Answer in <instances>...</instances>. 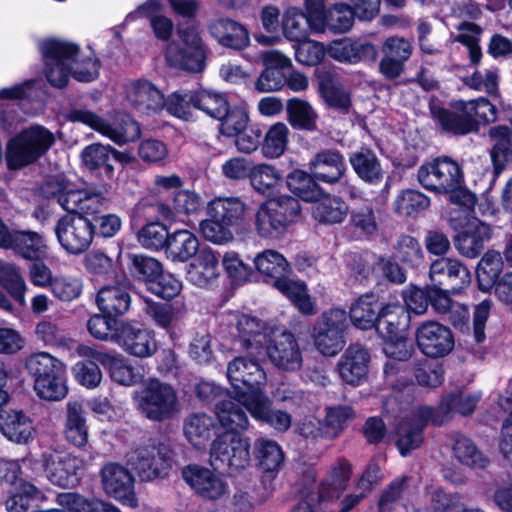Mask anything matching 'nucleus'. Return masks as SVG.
<instances>
[{"instance_id": "obj_50", "label": "nucleus", "mask_w": 512, "mask_h": 512, "mask_svg": "<svg viewBox=\"0 0 512 512\" xmlns=\"http://www.w3.org/2000/svg\"><path fill=\"white\" fill-rule=\"evenodd\" d=\"M199 247L197 237L188 230H177L169 236L167 251L175 261H187L193 257Z\"/></svg>"}, {"instance_id": "obj_10", "label": "nucleus", "mask_w": 512, "mask_h": 512, "mask_svg": "<svg viewBox=\"0 0 512 512\" xmlns=\"http://www.w3.org/2000/svg\"><path fill=\"white\" fill-rule=\"evenodd\" d=\"M178 37V41L170 43L167 47V61L171 65L187 71H202L205 65L206 51L198 29L194 26L179 29Z\"/></svg>"}, {"instance_id": "obj_26", "label": "nucleus", "mask_w": 512, "mask_h": 512, "mask_svg": "<svg viewBox=\"0 0 512 512\" xmlns=\"http://www.w3.org/2000/svg\"><path fill=\"white\" fill-rule=\"evenodd\" d=\"M309 165L312 176L326 183L338 182L346 171L343 155L333 149L317 153Z\"/></svg>"}, {"instance_id": "obj_44", "label": "nucleus", "mask_w": 512, "mask_h": 512, "mask_svg": "<svg viewBox=\"0 0 512 512\" xmlns=\"http://www.w3.org/2000/svg\"><path fill=\"white\" fill-rule=\"evenodd\" d=\"M184 434L186 439L195 447H205L215 430L213 418L204 413L188 416L184 421Z\"/></svg>"}, {"instance_id": "obj_6", "label": "nucleus", "mask_w": 512, "mask_h": 512, "mask_svg": "<svg viewBox=\"0 0 512 512\" xmlns=\"http://www.w3.org/2000/svg\"><path fill=\"white\" fill-rule=\"evenodd\" d=\"M55 143L54 134L41 125H32L15 135L7 144L9 169H20L42 157Z\"/></svg>"}, {"instance_id": "obj_61", "label": "nucleus", "mask_w": 512, "mask_h": 512, "mask_svg": "<svg viewBox=\"0 0 512 512\" xmlns=\"http://www.w3.org/2000/svg\"><path fill=\"white\" fill-rule=\"evenodd\" d=\"M219 121V132L225 137H236L244 132L249 123V114L244 107L226 108L224 115H221Z\"/></svg>"}, {"instance_id": "obj_38", "label": "nucleus", "mask_w": 512, "mask_h": 512, "mask_svg": "<svg viewBox=\"0 0 512 512\" xmlns=\"http://www.w3.org/2000/svg\"><path fill=\"white\" fill-rule=\"evenodd\" d=\"M96 303L102 313L117 317L129 310L131 297L125 286L108 285L98 291Z\"/></svg>"}, {"instance_id": "obj_51", "label": "nucleus", "mask_w": 512, "mask_h": 512, "mask_svg": "<svg viewBox=\"0 0 512 512\" xmlns=\"http://www.w3.org/2000/svg\"><path fill=\"white\" fill-rule=\"evenodd\" d=\"M275 204L265 201L258 208L255 215V229L259 236L274 239L282 235L287 229L278 219L273 207Z\"/></svg>"}, {"instance_id": "obj_13", "label": "nucleus", "mask_w": 512, "mask_h": 512, "mask_svg": "<svg viewBox=\"0 0 512 512\" xmlns=\"http://www.w3.org/2000/svg\"><path fill=\"white\" fill-rule=\"evenodd\" d=\"M348 327L347 314L342 309L324 312L314 327V344L325 356H334L344 347V332Z\"/></svg>"}, {"instance_id": "obj_42", "label": "nucleus", "mask_w": 512, "mask_h": 512, "mask_svg": "<svg viewBox=\"0 0 512 512\" xmlns=\"http://www.w3.org/2000/svg\"><path fill=\"white\" fill-rule=\"evenodd\" d=\"M24 368L33 383L66 371L65 364L47 352L33 353L25 359Z\"/></svg>"}, {"instance_id": "obj_41", "label": "nucleus", "mask_w": 512, "mask_h": 512, "mask_svg": "<svg viewBox=\"0 0 512 512\" xmlns=\"http://www.w3.org/2000/svg\"><path fill=\"white\" fill-rule=\"evenodd\" d=\"M430 303L437 313L446 315L455 327H461L469 318L467 307L454 302L447 292L439 287H430Z\"/></svg>"}, {"instance_id": "obj_25", "label": "nucleus", "mask_w": 512, "mask_h": 512, "mask_svg": "<svg viewBox=\"0 0 512 512\" xmlns=\"http://www.w3.org/2000/svg\"><path fill=\"white\" fill-rule=\"evenodd\" d=\"M65 439L77 448H84L88 443L89 431L83 404L78 400L66 403L63 426Z\"/></svg>"}, {"instance_id": "obj_45", "label": "nucleus", "mask_w": 512, "mask_h": 512, "mask_svg": "<svg viewBox=\"0 0 512 512\" xmlns=\"http://www.w3.org/2000/svg\"><path fill=\"white\" fill-rule=\"evenodd\" d=\"M216 415L220 425L228 434H238L248 428L246 413L233 401L223 400L216 406Z\"/></svg>"}, {"instance_id": "obj_16", "label": "nucleus", "mask_w": 512, "mask_h": 512, "mask_svg": "<svg viewBox=\"0 0 512 512\" xmlns=\"http://www.w3.org/2000/svg\"><path fill=\"white\" fill-rule=\"evenodd\" d=\"M101 485L104 492L130 507L137 506L134 493V478L123 465L108 462L100 470Z\"/></svg>"}, {"instance_id": "obj_63", "label": "nucleus", "mask_w": 512, "mask_h": 512, "mask_svg": "<svg viewBox=\"0 0 512 512\" xmlns=\"http://www.w3.org/2000/svg\"><path fill=\"white\" fill-rule=\"evenodd\" d=\"M287 186L295 195L307 202L314 201L322 192L313 177L301 170L289 174Z\"/></svg>"}, {"instance_id": "obj_46", "label": "nucleus", "mask_w": 512, "mask_h": 512, "mask_svg": "<svg viewBox=\"0 0 512 512\" xmlns=\"http://www.w3.org/2000/svg\"><path fill=\"white\" fill-rule=\"evenodd\" d=\"M254 264L257 271L273 280L288 276L290 265L285 257L275 250H265L254 258Z\"/></svg>"}, {"instance_id": "obj_18", "label": "nucleus", "mask_w": 512, "mask_h": 512, "mask_svg": "<svg viewBox=\"0 0 512 512\" xmlns=\"http://www.w3.org/2000/svg\"><path fill=\"white\" fill-rule=\"evenodd\" d=\"M429 278L437 286H448L453 293L466 289L472 280L468 268L459 260L442 257L431 263Z\"/></svg>"}, {"instance_id": "obj_56", "label": "nucleus", "mask_w": 512, "mask_h": 512, "mask_svg": "<svg viewBox=\"0 0 512 512\" xmlns=\"http://www.w3.org/2000/svg\"><path fill=\"white\" fill-rule=\"evenodd\" d=\"M254 450L258 464L264 471H276L283 463L282 449L274 440L259 438L255 441Z\"/></svg>"}, {"instance_id": "obj_31", "label": "nucleus", "mask_w": 512, "mask_h": 512, "mask_svg": "<svg viewBox=\"0 0 512 512\" xmlns=\"http://www.w3.org/2000/svg\"><path fill=\"white\" fill-rule=\"evenodd\" d=\"M7 249L27 261L45 260L48 256V245L42 235L33 231H14L11 246Z\"/></svg>"}, {"instance_id": "obj_40", "label": "nucleus", "mask_w": 512, "mask_h": 512, "mask_svg": "<svg viewBox=\"0 0 512 512\" xmlns=\"http://www.w3.org/2000/svg\"><path fill=\"white\" fill-rule=\"evenodd\" d=\"M488 135L493 143L491 159L497 173L512 159V129L511 124L497 125L489 129Z\"/></svg>"}, {"instance_id": "obj_53", "label": "nucleus", "mask_w": 512, "mask_h": 512, "mask_svg": "<svg viewBox=\"0 0 512 512\" xmlns=\"http://www.w3.org/2000/svg\"><path fill=\"white\" fill-rule=\"evenodd\" d=\"M273 285L288 297L302 313L307 315L315 313L314 305L303 282L290 280L286 276L276 280Z\"/></svg>"}, {"instance_id": "obj_8", "label": "nucleus", "mask_w": 512, "mask_h": 512, "mask_svg": "<svg viewBox=\"0 0 512 512\" xmlns=\"http://www.w3.org/2000/svg\"><path fill=\"white\" fill-rule=\"evenodd\" d=\"M172 450L157 439H149L127 454L128 464L142 481L165 477L171 468Z\"/></svg>"}, {"instance_id": "obj_43", "label": "nucleus", "mask_w": 512, "mask_h": 512, "mask_svg": "<svg viewBox=\"0 0 512 512\" xmlns=\"http://www.w3.org/2000/svg\"><path fill=\"white\" fill-rule=\"evenodd\" d=\"M252 188L263 196L270 197L280 190L283 185L281 172L273 165H253L249 176Z\"/></svg>"}, {"instance_id": "obj_19", "label": "nucleus", "mask_w": 512, "mask_h": 512, "mask_svg": "<svg viewBox=\"0 0 512 512\" xmlns=\"http://www.w3.org/2000/svg\"><path fill=\"white\" fill-rule=\"evenodd\" d=\"M467 208L463 207L460 213L465 215V223L455 238V247L458 252L468 258L477 257L484 248V242L491 237L490 227L476 217H467Z\"/></svg>"}, {"instance_id": "obj_30", "label": "nucleus", "mask_w": 512, "mask_h": 512, "mask_svg": "<svg viewBox=\"0 0 512 512\" xmlns=\"http://www.w3.org/2000/svg\"><path fill=\"white\" fill-rule=\"evenodd\" d=\"M0 431L16 443L31 441L35 433L30 417L18 410L0 411Z\"/></svg>"}, {"instance_id": "obj_24", "label": "nucleus", "mask_w": 512, "mask_h": 512, "mask_svg": "<svg viewBox=\"0 0 512 512\" xmlns=\"http://www.w3.org/2000/svg\"><path fill=\"white\" fill-rule=\"evenodd\" d=\"M370 355L360 345H350L338 364L341 378L351 385H359L368 374Z\"/></svg>"}, {"instance_id": "obj_37", "label": "nucleus", "mask_w": 512, "mask_h": 512, "mask_svg": "<svg viewBox=\"0 0 512 512\" xmlns=\"http://www.w3.org/2000/svg\"><path fill=\"white\" fill-rule=\"evenodd\" d=\"M55 501L66 512H121L110 502L76 492L59 493Z\"/></svg>"}, {"instance_id": "obj_47", "label": "nucleus", "mask_w": 512, "mask_h": 512, "mask_svg": "<svg viewBox=\"0 0 512 512\" xmlns=\"http://www.w3.org/2000/svg\"><path fill=\"white\" fill-rule=\"evenodd\" d=\"M0 284L20 306L26 305L27 284L18 266L0 259Z\"/></svg>"}, {"instance_id": "obj_35", "label": "nucleus", "mask_w": 512, "mask_h": 512, "mask_svg": "<svg viewBox=\"0 0 512 512\" xmlns=\"http://www.w3.org/2000/svg\"><path fill=\"white\" fill-rule=\"evenodd\" d=\"M408 325L406 309L399 304H390L381 309L375 327L382 338H391L404 335Z\"/></svg>"}, {"instance_id": "obj_57", "label": "nucleus", "mask_w": 512, "mask_h": 512, "mask_svg": "<svg viewBox=\"0 0 512 512\" xmlns=\"http://www.w3.org/2000/svg\"><path fill=\"white\" fill-rule=\"evenodd\" d=\"M289 123L298 129L314 130L317 114L312 106L299 98H292L286 105Z\"/></svg>"}, {"instance_id": "obj_3", "label": "nucleus", "mask_w": 512, "mask_h": 512, "mask_svg": "<svg viewBox=\"0 0 512 512\" xmlns=\"http://www.w3.org/2000/svg\"><path fill=\"white\" fill-rule=\"evenodd\" d=\"M419 183L427 190L450 194L452 201H459L462 207L474 205V196L460 190L463 172L459 164L448 157H439L422 164L418 169Z\"/></svg>"}, {"instance_id": "obj_34", "label": "nucleus", "mask_w": 512, "mask_h": 512, "mask_svg": "<svg viewBox=\"0 0 512 512\" xmlns=\"http://www.w3.org/2000/svg\"><path fill=\"white\" fill-rule=\"evenodd\" d=\"M245 408L253 418L266 422L278 431H286L291 426V416L285 411H272L271 401L265 394H257L247 402Z\"/></svg>"}, {"instance_id": "obj_9", "label": "nucleus", "mask_w": 512, "mask_h": 512, "mask_svg": "<svg viewBox=\"0 0 512 512\" xmlns=\"http://www.w3.org/2000/svg\"><path fill=\"white\" fill-rule=\"evenodd\" d=\"M67 119L89 126L118 145L135 141L141 134L139 124L126 114L120 115L108 123L88 109L73 108L68 112Z\"/></svg>"}, {"instance_id": "obj_60", "label": "nucleus", "mask_w": 512, "mask_h": 512, "mask_svg": "<svg viewBox=\"0 0 512 512\" xmlns=\"http://www.w3.org/2000/svg\"><path fill=\"white\" fill-rule=\"evenodd\" d=\"M457 31L458 34L455 36V41L467 47L470 62L477 64L482 57V51L479 45L483 33L482 27L464 20L457 26Z\"/></svg>"}, {"instance_id": "obj_1", "label": "nucleus", "mask_w": 512, "mask_h": 512, "mask_svg": "<svg viewBox=\"0 0 512 512\" xmlns=\"http://www.w3.org/2000/svg\"><path fill=\"white\" fill-rule=\"evenodd\" d=\"M237 330L241 346L249 355H265L277 369L285 372H294L302 367V351L293 333L248 315L238 318Z\"/></svg>"}, {"instance_id": "obj_11", "label": "nucleus", "mask_w": 512, "mask_h": 512, "mask_svg": "<svg viewBox=\"0 0 512 512\" xmlns=\"http://www.w3.org/2000/svg\"><path fill=\"white\" fill-rule=\"evenodd\" d=\"M54 233L60 247L69 255L86 252L94 238V225L81 214H66L60 217Z\"/></svg>"}, {"instance_id": "obj_48", "label": "nucleus", "mask_w": 512, "mask_h": 512, "mask_svg": "<svg viewBox=\"0 0 512 512\" xmlns=\"http://www.w3.org/2000/svg\"><path fill=\"white\" fill-rule=\"evenodd\" d=\"M374 295L361 296L350 308V318L359 329L367 330L375 327L380 313Z\"/></svg>"}, {"instance_id": "obj_29", "label": "nucleus", "mask_w": 512, "mask_h": 512, "mask_svg": "<svg viewBox=\"0 0 512 512\" xmlns=\"http://www.w3.org/2000/svg\"><path fill=\"white\" fill-rule=\"evenodd\" d=\"M78 352L83 356H92L101 363H107L109 366L110 377L113 381L124 385L132 386L138 383L141 375L132 367L127 360L122 357H115L109 354H102L92 351L89 347L80 346Z\"/></svg>"}, {"instance_id": "obj_5", "label": "nucleus", "mask_w": 512, "mask_h": 512, "mask_svg": "<svg viewBox=\"0 0 512 512\" xmlns=\"http://www.w3.org/2000/svg\"><path fill=\"white\" fill-rule=\"evenodd\" d=\"M133 399L140 413L152 421H166L180 411L174 387L157 378L143 381L140 389L134 392Z\"/></svg>"}, {"instance_id": "obj_21", "label": "nucleus", "mask_w": 512, "mask_h": 512, "mask_svg": "<svg viewBox=\"0 0 512 512\" xmlns=\"http://www.w3.org/2000/svg\"><path fill=\"white\" fill-rule=\"evenodd\" d=\"M116 342L127 353L139 358L150 357L157 350L152 331L128 322H121Z\"/></svg>"}, {"instance_id": "obj_14", "label": "nucleus", "mask_w": 512, "mask_h": 512, "mask_svg": "<svg viewBox=\"0 0 512 512\" xmlns=\"http://www.w3.org/2000/svg\"><path fill=\"white\" fill-rule=\"evenodd\" d=\"M46 66V77L51 85L64 87L71 75L70 59L76 52V45L60 39H47L39 43Z\"/></svg>"}, {"instance_id": "obj_39", "label": "nucleus", "mask_w": 512, "mask_h": 512, "mask_svg": "<svg viewBox=\"0 0 512 512\" xmlns=\"http://www.w3.org/2000/svg\"><path fill=\"white\" fill-rule=\"evenodd\" d=\"M209 31L218 43L225 47L243 49L249 43V34L245 27L229 19L214 21Z\"/></svg>"}, {"instance_id": "obj_36", "label": "nucleus", "mask_w": 512, "mask_h": 512, "mask_svg": "<svg viewBox=\"0 0 512 512\" xmlns=\"http://www.w3.org/2000/svg\"><path fill=\"white\" fill-rule=\"evenodd\" d=\"M311 213L313 218L322 224H338L344 221L349 208L340 197L321 195L312 201Z\"/></svg>"}, {"instance_id": "obj_7", "label": "nucleus", "mask_w": 512, "mask_h": 512, "mask_svg": "<svg viewBox=\"0 0 512 512\" xmlns=\"http://www.w3.org/2000/svg\"><path fill=\"white\" fill-rule=\"evenodd\" d=\"M227 378L233 388L234 397L243 406L257 394H264L267 375L258 360L238 356L227 365Z\"/></svg>"}, {"instance_id": "obj_32", "label": "nucleus", "mask_w": 512, "mask_h": 512, "mask_svg": "<svg viewBox=\"0 0 512 512\" xmlns=\"http://www.w3.org/2000/svg\"><path fill=\"white\" fill-rule=\"evenodd\" d=\"M282 30L287 39L296 42L308 39L311 32H324L319 22H313L302 10L296 7H290L284 12Z\"/></svg>"}, {"instance_id": "obj_55", "label": "nucleus", "mask_w": 512, "mask_h": 512, "mask_svg": "<svg viewBox=\"0 0 512 512\" xmlns=\"http://www.w3.org/2000/svg\"><path fill=\"white\" fill-rule=\"evenodd\" d=\"M289 128L283 122L271 125L262 144V154L269 159H275L283 155L289 142Z\"/></svg>"}, {"instance_id": "obj_49", "label": "nucleus", "mask_w": 512, "mask_h": 512, "mask_svg": "<svg viewBox=\"0 0 512 512\" xmlns=\"http://www.w3.org/2000/svg\"><path fill=\"white\" fill-rule=\"evenodd\" d=\"M350 163L357 175L366 182L376 183L383 171L376 155L369 149H361L350 156Z\"/></svg>"}, {"instance_id": "obj_62", "label": "nucleus", "mask_w": 512, "mask_h": 512, "mask_svg": "<svg viewBox=\"0 0 512 512\" xmlns=\"http://www.w3.org/2000/svg\"><path fill=\"white\" fill-rule=\"evenodd\" d=\"M228 106L229 102L222 93L212 90L195 91V108L214 119L224 115Z\"/></svg>"}, {"instance_id": "obj_54", "label": "nucleus", "mask_w": 512, "mask_h": 512, "mask_svg": "<svg viewBox=\"0 0 512 512\" xmlns=\"http://www.w3.org/2000/svg\"><path fill=\"white\" fill-rule=\"evenodd\" d=\"M503 269V259L497 251H487L477 268V280L482 291H488L497 282Z\"/></svg>"}, {"instance_id": "obj_52", "label": "nucleus", "mask_w": 512, "mask_h": 512, "mask_svg": "<svg viewBox=\"0 0 512 512\" xmlns=\"http://www.w3.org/2000/svg\"><path fill=\"white\" fill-rule=\"evenodd\" d=\"M373 51L372 45L355 43L349 39L334 41L327 49L331 58L345 63H357Z\"/></svg>"}, {"instance_id": "obj_64", "label": "nucleus", "mask_w": 512, "mask_h": 512, "mask_svg": "<svg viewBox=\"0 0 512 512\" xmlns=\"http://www.w3.org/2000/svg\"><path fill=\"white\" fill-rule=\"evenodd\" d=\"M121 323L112 315L95 314L87 322L89 333L96 339L117 341Z\"/></svg>"}, {"instance_id": "obj_15", "label": "nucleus", "mask_w": 512, "mask_h": 512, "mask_svg": "<svg viewBox=\"0 0 512 512\" xmlns=\"http://www.w3.org/2000/svg\"><path fill=\"white\" fill-rule=\"evenodd\" d=\"M42 466L53 485L72 488L79 483L83 460L68 453L49 451L42 455Z\"/></svg>"}, {"instance_id": "obj_58", "label": "nucleus", "mask_w": 512, "mask_h": 512, "mask_svg": "<svg viewBox=\"0 0 512 512\" xmlns=\"http://www.w3.org/2000/svg\"><path fill=\"white\" fill-rule=\"evenodd\" d=\"M70 71L77 81L90 82L99 75V62L92 51L80 52L76 46V52L70 59Z\"/></svg>"}, {"instance_id": "obj_4", "label": "nucleus", "mask_w": 512, "mask_h": 512, "mask_svg": "<svg viewBox=\"0 0 512 512\" xmlns=\"http://www.w3.org/2000/svg\"><path fill=\"white\" fill-rule=\"evenodd\" d=\"M452 107L454 111H436L435 117L444 130L455 134L475 131L478 124L494 122L497 116L496 107L483 97L470 101H455Z\"/></svg>"}, {"instance_id": "obj_20", "label": "nucleus", "mask_w": 512, "mask_h": 512, "mask_svg": "<svg viewBox=\"0 0 512 512\" xmlns=\"http://www.w3.org/2000/svg\"><path fill=\"white\" fill-rule=\"evenodd\" d=\"M185 482L201 497L221 499L228 493L227 483L213 471L198 465H189L182 471Z\"/></svg>"}, {"instance_id": "obj_12", "label": "nucleus", "mask_w": 512, "mask_h": 512, "mask_svg": "<svg viewBox=\"0 0 512 512\" xmlns=\"http://www.w3.org/2000/svg\"><path fill=\"white\" fill-rule=\"evenodd\" d=\"M250 463V442L238 434L218 436L210 449V464L215 470L239 471Z\"/></svg>"}, {"instance_id": "obj_27", "label": "nucleus", "mask_w": 512, "mask_h": 512, "mask_svg": "<svg viewBox=\"0 0 512 512\" xmlns=\"http://www.w3.org/2000/svg\"><path fill=\"white\" fill-rule=\"evenodd\" d=\"M206 210L209 217L235 228L244 222L247 205L239 197H215L207 204Z\"/></svg>"}, {"instance_id": "obj_22", "label": "nucleus", "mask_w": 512, "mask_h": 512, "mask_svg": "<svg viewBox=\"0 0 512 512\" xmlns=\"http://www.w3.org/2000/svg\"><path fill=\"white\" fill-rule=\"evenodd\" d=\"M126 99L137 111L151 115L165 107L164 94L151 82L136 80L126 86Z\"/></svg>"}, {"instance_id": "obj_23", "label": "nucleus", "mask_w": 512, "mask_h": 512, "mask_svg": "<svg viewBox=\"0 0 512 512\" xmlns=\"http://www.w3.org/2000/svg\"><path fill=\"white\" fill-rule=\"evenodd\" d=\"M84 188L78 187L63 177H55L46 181L42 193L47 198H55L58 204L70 214H80Z\"/></svg>"}, {"instance_id": "obj_33", "label": "nucleus", "mask_w": 512, "mask_h": 512, "mask_svg": "<svg viewBox=\"0 0 512 512\" xmlns=\"http://www.w3.org/2000/svg\"><path fill=\"white\" fill-rule=\"evenodd\" d=\"M218 257L211 249H202L187 268V279L198 287H206L219 275Z\"/></svg>"}, {"instance_id": "obj_28", "label": "nucleus", "mask_w": 512, "mask_h": 512, "mask_svg": "<svg viewBox=\"0 0 512 512\" xmlns=\"http://www.w3.org/2000/svg\"><path fill=\"white\" fill-rule=\"evenodd\" d=\"M351 472V464L348 461L339 460L335 463L319 485L317 494L320 505L333 503L340 497L348 486Z\"/></svg>"}, {"instance_id": "obj_59", "label": "nucleus", "mask_w": 512, "mask_h": 512, "mask_svg": "<svg viewBox=\"0 0 512 512\" xmlns=\"http://www.w3.org/2000/svg\"><path fill=\"white\" fill-rule=\"evenodd\" d=\"M36 395L45 401L57 402L68 394L66 371L33 383Z\"/></svg>"}, {"instance_id": "obj_2", "label": "nucleus", "mask_w": 512, "mask_h": 512, "mask_svg": "<svg viewBox=\"0 0 512 512\" xmlns=\"http://www.w3.org/2000/svg\"><path fill=\"white\" fill-rule=\"evenodd\" d=\"M479 397L474 394H453L444 400L436 409L421 407L404 419L397 427V447L402 456L408 455L419 447L423 440L422 428L428 423L442 425L452 419L455 412L462 415L471 414Z\"/></svg>"}, {"instance_id": "obj_17", "label": "nucleus", "mask_w": 512, "mask_h": 512, "mask_svg": "<svg viewBox=\"0 0 512 512\" xmlns=\"http://www.w3.org/2000/svg\"><path fill=\"white\" fill-rule=\"evenodd\" d=\"M416 342L421 352L431 358L444 357L454 347L450 329L435 321L425 322L417 328Z\"/></svg>"}]
</instances>
